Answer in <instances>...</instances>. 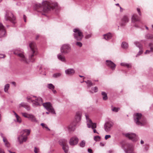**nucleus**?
I'll return each mask as SVG.
<instances>
[{
  "label": "nucleus",
  "instance_id": "nucleus-53",
  "mask_svg": "<svg viewBox=\"0 0 153 153\" xmlns=\"http://www.w3.org/2000/svg\"><path fill=\"white\" fill-rule=\"evenodd\" d=\"M91 34H88L85 36V38L86 39H88L89 38L91 37Z\"/></svg>",
  "mask_w": 153,
  "mask_h": 153
},
{
  "label": "nucleus",
  "instance_id": "nucleus-28",
  "mask_svg": "<svg viewBox=\"0 0 153 153\" xmlns=\"http://www.w3.org/2000/svg\"><path fill=\"white\" fill-rule=\"evenodd\" d=\"M145 38L147 39H153V35L150 33H147L145 35Z\"/></svg>",
  "mask_w": 153,
  "mask_h": 153
},
{
  "label": "nucleus",
  "instance_id": "nucleus-40",
  "mask_svg": "<svg viewBox=\"0 0 153 153\" xmlns=\"http://www.w3.org/2000/svg\"><path fill=\"white\" fill-rule=\"evenodd\" d=\"M100 139V137L99 136H96L94 137V140L96 141H99Z\"/></svg>",
  "mask_w": 153,
  "mask_h": 153
},
{
  "label": "nucleus",
  "instance_id": "nucleus-42",
  "mask_svg": "<svg viewBox=\"0 0 153 153\" xmlns=\"http://www.w3.org/2000/svg\"><path fill=\"white\" fill-rule=\"evenodd\" d=\"M120 110V108H116L115 107H114L112 108V110L113 111H114L115 112H118L119 110Z\"/></svg>",
  "mask_w": 153,
  "mask_h": 153
},
{
  "label": "nucleus",
  "instance_id": "nucleus-12",
  "mask_svg": "<svg viewBox=\"0 0 153 153\" xmlns=\"http://www.w3.org/2000/svg\"><path fill=\"white\" fill-rule=\"evenodd\" d=\"M114 125V123L112 121L109 120L107 121L104 125V129L105 131L108 132L112 129Z\"/></svg>",
  "mask_w": 153,
  "mask_h": 153
},
{
  "label": "nucleus",
  "instance_id": "nucleus-47",
  "mask_svg": "<svg viewBox=\"0 0 153 153\" xmlns=\"http://www.w3.org/2000/svg\"><path fill=\"white\" fill-rule=\"evenodd\" d=\"M76 45L79 47H81L82 46V44L80 42H76Z\"/></svg>",
  "mask_w": 153,
  "mask_h": 153
},
{
  "label": "nucleus",
  "instance_id": "nucleus-27",
  "mask_svg": "<svg viewBox=\"0 0 153 153\" xmlns=\"http://www.w3.org/2000/svg\"><path fill=\"white\" fill-rule=\"evenodd\" d=\"M101 95L103 100H106L108 99V97L106 93L104 91L102 92Z\"/></svg>",
  "mask_w": 153,
  "mask_h": 153
},
{
  "label": "nucleus",
  "instance_id": "nucleus-26",
  "mask_svg": "<svg viewBox=\"0 0 153 153\" xmlns=\"http://www.w3.org/2000/svg\"><path fill=\"white\" fill-rule=\"evenodd\" d=\"M13 113L14 115L16 118L17 121L19 123H21L22 120L20 117L16 113L15 111H13Z\"/></svg>",
  "mask_w": 153,
  "mask_h": 153
},
{
  "label": "nucleus",
  "instance_id": "nucleus-10",
  "mask_svg": "<svg viewBox=\"0 0 153 153\" xmlns=\"http://www.w3.org/2000/svg\"><path fill=\"white\" fill-rule=\"evenodd\" d=\"M59 144L62 146V148L65 153H67L68 150V146L67 145V141L65 139H62L59 141Z\"/></svg>",
  "mask_w": 153,
  "mask_h": 153
},
{
  "label": "nucleus",
  "instance_id": "nucleus-37",
  "mask_svg": "<svg viewBox=\"0 0 153 153\" xmlns=\"http://www.w3.org/2000/svg\"><path fill=\"white\" fill-rule=\"evenodd\" d=\"M143 52V49H139V51L138 52V53L136 55V57H137L141 55Z\"/></svg>",
  "mask_w": 153,
  "mask_h": 153
},
{
  "label": "nucleus",
  "instance_id": "nucleus-43",
  "mask_svg": "<svg viewBox=\"0 0 153 153\" xmlns=\"http://www.w3.org/2000/svg\"><path fill=\"white\" fill-rule=\"evenodd\" d=\"M85 145V142L84 141H82L81 142H80L79 144L80 146L81 147H84Z\"/></svg>",
  "mask_w": 153,
  "mask_h": 153
},
{
  "label": "nucleus",
  "instance_id": "nucleus-31",
  "mask_svg": "<svg viewBox=\"0 0 153 153\" xmlns=\"http://www.w3.org/2000/svg\"><path fill=\"white\" fill-rule=\"evenodd\" d=\"M120 65L126 67L127 68H129L131 67V65L130 64L127 63L125 62H122L120 63Z\"/></svg>",
  "mask_w": 153,
  "mask_h": 153
},
{
  "label": "nucleus",
  "instance_id": "nucleus-8",
  "mask_svg": "<svg viewBox=\"0 0 153 153\" xmlns=\"http://www.w3.org/2000/svg\"><path fill=\"white\" fill-rule=\"evenodd\" d=\"M5 17L6 20L9 21L13 23L16 22L15 17L12 13L10 11H6Z\"/></svg>",
  "mask_w": 153,
  "mask_h": 153
},
{
  "label": "nucleus",
  "instance_id": "nucleus-25",
  "mask_svg": "<svg viewBox=\"0 0 153 153\" xmlns=\"http://www.w3.org/2000/svg\"><path fill=\"white\" fill-rule=\"evenodd\" d=\"M112 37L111 34L110 33H108L103 35V38L106 40H108L110 39Z\"/></svg>",
  "mask_w": 153,
  "mask_h": 153
},
{
  "label": "nucleus",
  "instance_id": "nucleus-54",
  "mask_svg": "<svg viewBox=\"0 0 153 153\" xmlns=\"http://www.w3.org/2000/svg\"><path fill=\"white\" fill-rule=\"evenodd\" d=\"M137 10L139 15L141 16V13L140 12V9L139 8H137Z\"/></svg>",
  "mask_w": 153,
  "mask_h": 153
},
{
  "label": "nucleus",
  "instance_id": "nucleus-45",
  "mask_svg": "<svg viewBox=\"0 0 153 153\" xmlns=\"http://www.w3.org/2000/svg\"><path fill=\"white\" fill-rule=\"evenodd\" d=\"M23 131L27 133V136L29 135L30 133V130L28 129H25L23 130Z\"/></svg>",
  "mask_w": 153,
  "mask_h": 153
},
{
  "label": "nucleus",
  "instance_id": "nucleus-34",
  "mask_svg": "<svg viewBox=\"0 0 153 153\" xmlns=\"http://www.w3.org/2000/svg\"><path fill=\"white\" fill-rule=\"evenodd\" d=\"M10 87V85L8 84H6L4 88V91L5 92L7 93L8 92V89H9Z\"/></svg>",
  "mask_w": 153,
  "mask_h": 153
},
{
  "label": "nucleus",
  "instance_id": "nucleus-46",
  "mask_svg": "<svg viewBox=\"0 0 153 153\" xmlns=\"http://www.w3.org/2000/svg\"><path fill=\"white\" fill-rule=\"evenodd\" d=\"M91 89L95 93L97 92L98 91V88L97 87H95L94 88H92Z\"/></svg>",
  "mask_w": 153,
  "mask_h": 153
},
{
  "label": "nucleus",
  "instance_id": "nucleus-13",
  "mask_svg": "<svg viewBox=\"0 0 153 153\" xmlns=\"http://www.w3.org/2000/svg\"><path fill=\"white\" fill-rule=\"evenodd\" d=\"M129 17L128 15H124L121 19L120 25L121 26L124 27L129 22Z\"/></svg>",
  "mask_w": 153,
  "mask_h": 153
},
{
  "label": "nucleus",
  "instance_id": "nucleus-48",
  "mask_svg": "<svg viewBox=\"0 0 153 153\" xmlns=\"http://www.w3.org/2000/svg\"><path fill=\"white\" fill-rule=\"evenodd\" d=\"M34 152L35 153H38L39 152V148L36 147L34 148Z\"/></svg>",
  "mask_w": 153,
  "mask_h": 153
},
{
  "label": "nucleus",
  "instance_id": "nucleus-7",
  "mask_svg": "<svg viewBox=\"0 0 153 153\" xmlns=\"http://www.w3.org/2000/svg\"><path fill=\"white\" fill-rule=\"evenodd\" d=\"M73 34L74 39L77 41H81L83 37L82 32L78 28H75L73 30Z\"/></svg>",
  "mask_w": 153,
  "mask_h": 153
},
{
  "label": "nucleus",
  "instance_id": "nucleus-51",
  "mask_svg": "<svg viewBox=\"0 0 153 153\" xmlns=\"http://www.w3.org/2000/svg\"><path fill=\"white\" fill-rule=\"evenodd\" d=\"M0 135L2 138H3V141H5V140L6 139L4 136V134L2 133H1Z\"/></svg>",
  "mask_w": 153,
  "mask_h": 153
},
{
  "label": "nucleus",
  "instance_id": "nucleus-18",
  "mask_svg": "<svg viewBox=\"0 0 153 153\" xmlns=\"http://www.w3.org/2000/svg\"><path fill=\"white\" fill-rule=\"evenodd\" d=\"M6 31L2 24L0 23V38L5 36Z\"/></svg>",
  "mask_w": 153,
  "mask_h": 153
},
{
  "label": "nucleus",
  "instance_id": "nucleus-39",
  "mask_svg": "<svg viewBox=\"0 0 153 153\" xmlns=\"http://www.w3.org/2000/svg\"><path fill=\"white\" fill-rule=\"evenodd\" d=\"M27 104L26 103L22 102L19 105V108L23 107L25 108Z\"/></svg>",
  "mask_w": 153,
  "mask_h": 153
},
{
  "label": "nucleus",
  "instance_id": "nucleus-9",
  "mask_svg": "<svg viewBox=\"0 0 153 153\" xmlns=\"http://www.w3.org/2000/svg\"><path fill=\"white\" fill-rule=\"evenodd\" d=\"M122 147L126 153H132L134 149L133 145L128 143L123 145Z\"/></svg>",
  "mask_w": 153,
  "mask_h": 153
},
{
  "label": "nucleus",
  "instance_id": "nucleus-29",
  "mask_svg": "<svg viewBox=\"0 0 153 153\" xmlns=\"http://www.w3.org/2000/svg\"><path fill=\"white\" fill-rule=\"evenodd\" d=\"M139 20L137 15H134L132 17V21L133 22H135Z\"/></svg>",
  "mask_w": 153,
  "mask_h": 153
},
{
  "label": "nucleus",
  "instance_id": "nucleus-30",
  "mask_svg": "<svg viewBox=\"0 0 153 153\" xmlns=\"http://www.w3.org/2000/svg\"><path fill=\"white\" fill-rule=\"evenodd\" d=\"M134 44L137 47L139 48V49L143 48L142 45L139 42L136 41L134 42Z\"/></svg>",
  "mask_w": 153,
  "mask_h": 153
},
{
  "label": "nucleus",
  "instance_id": "nucleus-17",
  "mask_svg": "<svg viewBox=\"0 0 153 153\" xmlns=\"http://www.w3.org/2000/svg\"><path fill=\"white\" fill-rule=\"evenodd\" d=\"M79 139L76 137H74L71 138L69 141V143L71 146L76 145L78 142Z\"/></svg>",
  "mask_w": 153,
  "mask_h": 153
},
{
  "label": "nucleus",
  "instance_id": "nucleus-20",
  "mask_svg": "<svg viewBox=\"0 0 153 153\" xmlns=\"http://www.w3.org/2000/svg\"><path fill=\"white\" fill-rule=\"evenodd\" d=\"M27 118L32 122H37V120H36L35 116L32 114H28Z\"/></svg>",
  "mask_w": 153,
  "mask_h": 153
},
{
  "label": "nucleus",
  "instance_id": "nucleus-62",
  "mask_svg": "<svg viewBox=\"0 0 153 153\" xmlns=\"http://www.w3.org/2000/svg\"><path fill=\"white\" fill-rule=\"evenodd\" d=\"M134 26H135V27H139V26L136 24H135L134 25Z\"/></svg>",
  "mask_w": 153,
  "mask_h": 153
},
{
  "label": "nucleus",
  "instance_id": "nucleus-59",
  "mask_svg": "<svg viewBox=\"0 0 153 153\" xmlns=\"http://www.w3.org/2000/svg\"><path fill=\"white\" fill-rule=\"evenodd\" d=\"M38 69H39V70L40 71L41 69H42L41 66L40 65L38 67Z\"/></svg>",
  "mask_w": 153,
  "mask_h": 153
},
{
  "label": "nucleus",
  "instance_id": "nucleus-21",
  "mask_svg": "<svg viewBox=\"0 0 153 153\" xmlns=\"http://www.w3.org/2000/svg\"><path fill=\"white\" fill-rule=\"evenodd\" d=\"M149 46L150 49L146 50L145 53V54H149L152 52H153V44L150 43L149 44Z\"/></svg>",
  "mask_w": 153,
  "mask_h": 153
},
{
  "label": "nucleus",
  "instance_id": "nucleus-38",
  "mask_svg": "<svg viewBox=\"0 0 153 153\" xmlns=\"http://www.w3.org/2000/svg\"><path fill=\"white\" fill-rule=\"evenodd\" d=\"M41 125L42 126L43 128H45L47 129L48 131L50 130V129L47 127V126L44 123H41Z\"/></svg>",
  "mask_w": 153,
  "mask_h": 153
},
{
  "label": "nucleus",
  "instance_id": "nucleus-52",
  "mask_svg": "<svg viewBox=\"0 0 153 153\" xmlns=\"http://www.w3.org/2000/svg\"><path fill=\"white\" fill-rule=\"evenodd\" d=\"M111 137V136L110 135H106L105 136V140H106Z\"/></svg>",
  "mask_w": 153,
  "mask_h": 153
},
{
  "label": "nucleus",
  "instance_id": "nucleus-44",
  "mask_svg": "<svg viewBox=\"0 0 153 153\" xmlns=\"http://www.w3.org/2000/svg\"><path fill=\"white\" fill-rule=\"evenodd\" d=\"M21 114H22V116L26 118H27L28 117V114H29L27 113L24 112H22Z\"/></svg>",
  "mask_w": 153,
  "mask_h": 153
},
{
  "label": "nucleus",
  "instance_id": "nucleus-1",
  "mask_svg": "<svg viewBox=\"0 0 153 153\" xmlns=\"http://www.w3.org/2000/svg\"><path fill=\"white\" fill-rule=\"evenodd\" d=\"M27 101L32 103V105L33 107H36L42 104L43 106L49 112H46L47 114L49 112L53 114H56V113L52 107L51 104L50 102H46L43 103V101L42 98L40 97H37L33 96H28L27 97Z\"/></svg>",
  "mask_w": 153,
  "mask_h": 153
},
{
  "label": "nucleus",
  "instance_id": "nucleus-2",
  "mask_svg": "<svg viewBox=\"0 0 153 153\" xmlns=\"http://www.w3.org/2000/svg\"><path fill=\"white\" fill-rule=\"evenodd\" d=\"M58 8L57 4L56 2H52L51 0L45 1L42 2V4L39 3L36 4L34 8L37 11L41 12L43 11L46 12L54 8Z\"/></svg>",
  "mask_w": 153,
  "mask_h": 153
},
{
  "label": "nucleus",
  "instance_id": "nucleus-49",
  "mask_svg": "<svg viewBox=\"0 0 153 153\" xmlns=\"http://www.w3.org/2000/svg\"><path fill=\"white\" fill-rule=\"evenodd\" d=\"M25 108L27 111H29L30 109V106L27 104V105Z\"/></svg>",
  "mask_w": 153,
  "mask_h": 153
},
{
  "label": "nucleus",
  "instance_id": "nucleus-57",
  "mask_svg": "<svg viewBox=\"0 0 153 153\" xmlns=\"http://www.w3.org/2000/svg\"><path fill=\"white\" fill-rule=\"evenodd\" d=\"M26 16L25 15H24L23 19H24V20L25 22H26Z\"/></svg>",
  "mask_w": 153,
  "mask_h": 153
},
{
  "label": "nucleus",
  "instance_id": "nucleus-33",
  "mask_svg": "<svg viewBox=\"0 0 153 153\" xmlns=\"http://www.w3.org/2000/svg\"><path fill=\"white\" fill-rule=\"evenodd\" d=\"M85 82L86 83L87 86L88 88L91 87L93 85V83L90 80H88L87 81H85Z\"/></svg>",
  "mask_w": 153,
  "mask_h": 153
},
{
  "label": "nucleus",
  "instance_id": "nucleus-35",
  "mask_svg": "<svg viewBox=\"0 0 153 153\" xmlns=\"http://www.w3.org/2000/svg\"><path fill=\"white\" fill-rule=\"evenodd\" d=\"M4 143L5 146L7 148H9L10 147V144L9 142L7 141V139L5 140V141H3Z\"/></svg>",
  "mask_w": 153,
  "mask_h": 153
},
{
  "label": "nucleus",
  "instance_id": "nucleus-36",
  "mask_svg": "<svg viewBox=\"0 0 153 153\" xmlns=\"http://www.w3.org/2000/svg\"><path fill=\"white\" fill-rule=\"evenodd\" d=\"M47 87L50 89H54L55 86L52 84H49L48 85Z\"/></svg>",
  "mask_w": 153,
  "mask_h": 153
},
{
  "label": "nucleus",
  "instance_id": "nucleus-15",
  "mask_svg": "<svg viewBox=\"0 0 153 153\" xmlns=\"http://www.w3.org/2000/svg\"><path fill=\"white\" fill-rule=\"evenodd\" d=\"M27 139V136L23 135L22 134L19 135L17 138V140L20 144H22L24 142H25Z\"/></svg>",
  "mask_w": 153,
  "mask_h": 153
},
{
  "label": "nucleus",
  "instance_id": "nucleus-22",
  "mask_svg": "<svg viewBox=\"0 0 153 153\" xmlns=\"http://www.w3.org/2000/svg\"><path fill=\"white\" fill-rule=\"evenodd\" d=\"M81 113L80 112H78L76 113L75 119L77 122L80 121L81 118Z\"/></svg>",
  "mask_w": 153,
  "mask_h": 153
},
{
  "label": "nucleus",
  "instance_id": "nucleus-5",
  "mask_svg": "<svg viewBox=\"0 0 153 153\" xmlns=\"http://www.w3.org/2000/svg\"><path fill=\"white\" fill-rule=\"evenodd\" d=\"M134 118L136 123L140 126H144L147 123L146 120L140 113H136L134 116Z\"/></svg>",
  "mask_w": 153,
  "mask_h": 153
},
{
  "label": "nucleus",
  "instance_id": "nucleus-56",
  "mask_svg": "<svg viewBox=\"0 0 153 153\" xmlns=\"http://www.w3.org/2000/svg\"><path fill=\"white\" fill-rule=\"evenodd\" d=\"M0 153H5L3 150L0 148Z\"/></svg>",
  "mask_w": 153,
  "mask_h": 153
},
{
  "label": "nucleus",
  "instance_id": "nucleus-32",
  "mask_svg": "<svg viewBox=\"0 0 153 153\" xmlns=\"http://www.w3.org/2000/svg\"><path fill=\"white\" fill-rule=\"evenodd\" d=\"M121 46L123 48L126 49L128 48V45L127 43L125 42H123L122 43Z\"/></svg>",
  "mask_w": 153,
  "mask_h": 153
},
{
  "label": "nucleus",
  "instance_id": "nucleus-3",
  "mask_svg": "<svg viewBox=\"0 0 153 153\" xmlns=\"http://www.w3.org/2000/svg\"><path fill=\"white\" fill-rule=\"evenodd\" d=\"M30 49L28 54L29 60L33 62L35 60V56L37 53V48L36 43L33 42H30L29 45Z\"/></svg>",
  "mask_w": 153,
  "mask_h": 153
},
{
  "label": "nucleus",
  "instance_id": "nucleus-64",
  "mask_svg": "<svg viewBox=\"0 0 153 153\" xmlns=\"http://www.w3.org/2000/svg\"><path fill=\"white\" fill-rule=\"evenodd\" d=\"M8 151L10 153H16V152H12L11 151H10V150H8Z\"/></svg>",
  "mask_w": 153,
  "mask_h": 153
},
{
  "label": "nucleus",
  "instance_id": "nucleus-14",
  "mask_svg": "<svg viewBox=\"0 0 153 153\" xmlns=\"http://www.w3.org/2000/svg\"><path fill=\"white\" fill-rule=\"evenodd\" d=\"M125 135L133 142H136L137 140V136L134 133H127Z\"/></svg>",
  "mask_w": 153,
  "mask_h": 153
},
{
  "label": "nucleus",
  "instance_id": "nucleus-11",
  "mask_svg": "<svg viewBox=\"0 0 153 153\" xmlns=\"http://www.w3.org/2000/svg\"><path fill=\"white\" fill-rule=\"evenodd\" d=\"M71 50L70 46L67 44L64 45L61 48V52L64 54L69 53L70 52Z\"/></svg>",
  "mask_w": 153,
  "mask_h": 153
},
{
  "label": "nucleus",
  "instance_id": "nucleus-50",
  "mask_svg": "<svg viewBox=\"0 0 153 153\" xmlns=\"http://www.w3.org/2000/svg\"><path fill=\"white\" fill-rule=\"evenodd\" d=\"M6 56L4 54H2L0 53V59L2 58H4Z\"/></svg>",
  "mask_w": 153,
  "mask_h": 153
},
{
  "label": "nucleus",
  "instance_id": "nucleus-16",
  "mask_svg": "<svg viewBox=\"0 0 153 153\" xmlns=\"http://www.w3.org/2000/svg\"><path fill=\"white\" fill-rule=\"evenodd\" d=\"M106 65L110 68L112 71L114 70L115 69L116 65L111 60H107L106 61Z\"/></svg>",
  "mask_w": 153,
  "mask_h": 153
},
{
  "label": "nucleus",
  "instance_id": "nucleus-4",
  "mask_svg": "<svg viewBox=\"0 0 153 153\" xmlns=\"http://www.w3.org/2000/svg\"><path fill=\"white\" fill-rule=\"evenodd\" d=\"M14 53L19 56V59L21 62L25 64L28 63L29 61L24 55L22 49L20 48L15 49L14 51Z\"/></svg>",
  "mask_w": 153,
  "mask_h": 153
},
{
  "label": "nucleus",
  "instance_id": "nucleus-60",
  "mask_svg": "<svg viewBox=\"0 0 153 153\" xmlns=\"http://www.w3.org/2000/svg\"><path fill=\"white\" fill-rule=\"evenodd\" d=\"M119 7L120 9V11L122 12L123 11V9L120 6Z\"/></svg>",
  "mask_w": 153,
  "mask_h": 153
},
{
  "label": "nucleus",
  "instance_id": "nucleus-24",
  "mask_svg": "<svg viewBox=\"0 0 153 153\" xmlns=\"http://www.w3.org/2000/svg\"><path fill=\"white\" fill-rule=\"evenodd\" d=\"M58 59L62 62H65V56L62 55L61 53H59L57 55Z\"/></svg>",
  "mask_w": 153,
  "mask_h": 153
},
{
  "label": "nucleus",
  "instance_id": "nucleus-6",
  "mask_svg": "<svg viewBox=\"0 0 153 153\" xmlns=\"http://www.w3.org/2000/svg\"><path fill=\"white\" fill-rule=\"evenodd\" d=\"M85 116L87 120V127L88 128H91L93 129V131L94 133L98 134L97 131L94 128H96V125L95 123H93L91 120L89 118V116L85 114Z\"/></svg>",
  "mask_w": 153,
  "mask_h": 153
},
{
  "label": "nucleus",
  "instance_id": "nucleus-55",
  "mask_svg": "<svg viewBox=\"0 0 153 153\" xmlns=\"http://www.w3.org/2000/svg\"><path fill=\"white\" fill-rule=\"evenodd\" d=\"M88 151L89 153H93L92 150L91 149H88Z\"/></svg>",
  "mask_w": 153,
  "mask_h": 153
},
{
  "label": "nucleus",
  "instance_id": "nucleus-23",
  "mask_svg": "<svg viewBox=\"0 0 153 153\" xmlns=\"http://www.w3.org/2000/svg\"><path fill=\"white\" fill-rule=\"evenodd\" d=\"M75 123H72L68 127V129L69 131H74L75 129Z\"/></svg>",
  "mask_w": 153,
  "mask_h": 153
},
{
  "label": "nucleus",
  "instance_id": "nucleus-58",
  "mask_svg": "<svg viewBox=\"0 0 153 153\" xmlns=\"http://www.w3.org/2000/svg\"><path fill=\"white\" fill-rule=\"evenodd\" d=\"M52 90L54 94H56V93L57 92L56 90H54V89H53Z\"/></svg>",
  "mask_w": 153,
  "mask_h": 153
},
{
  "label": "nucleus",
  "instance_id": "nucleus-41",
  "mask_svg": "<svg viewBox=\"0 0 153 153\" xmlns=\"http://www.w3.org/2000/svg\"><path fill=\"white\" fill-rule=\"evenodd\" d=\"M61 75V74L60 73H57L54 74L53 76L55 78H57L60 76Z\"/></svg>",
  "mask_w": 153,
  "mask_h": 153
},
{
  "label": "nucleus",
  "instance_id": "nucleus-63",
  "mask_svg": "<svg viewBox=\"0 0 153 153\" xmlns=\"http://www.w3.org/2000/svg\"><path fill=\"white\" fill-rule=\"evenodd\" d=\"M140 143L141 144H143L144 143V141L143 140H141L140 141Z\"/></svg>",
  "mask_w": 153,
  "mask_h": 153
},
{
  "label": "nucleus",
  "instance_id": "nucleus-19",
  "mask_svg": "<svg viewBox=\"0 0 153 153\" xmlns=\"http://www.w3.org/2000/svg\"><path fill=\"white\" fill-rule=\"evenodd\" d=\"M65 73L67 75H72L75 73V71L73 68H69L65 70Z\"/></svg>",
  "mask_w": 153,
  "mask_h": 153
},
{
  "label": "nucleus",
  "instance_id": "nucleus-61",
  "mask_svg": "<svg viewBox=\"0 0 153 153\" xmlns=\"http://www.w3.org/2000/svg\"><path fill=\"white\" fill-rule=\"evenodd\" d=\"M12 84L13 85H14V86H15L16 85V83L15 82H12Z\"/></svg>",
  "mask_w": 153,
  "mask_h": 153
}]
</instances>
